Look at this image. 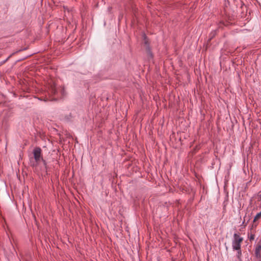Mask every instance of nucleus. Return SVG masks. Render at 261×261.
I'll use <instances>...</instances> for the list:
<instances>
[{
  "label": "nucleus",
  "mask_w": 261,
  "mask_h": 261,
  "mask_svg": "<svg viewBox=\"0 0 261 261\" xmlns=\"http://www.w3.org/2000/svg\"><path fill=\"white\" fill-rule=\"evenodd\" d=\"M143 38L144 40V46L147 54V56L148 58L152 59L153 58V55L152 53L151 47L150 46V42L149 39L145 34H144Z\"/></svg>",
  "instance_id": "nucleus-1"
},
{
  "label": "nucleus",
  "mask_w": 261,
  "mask_h": 261,
  "mask_svg": "<svg viewBox=\"0 0 261 261\" xmlns=\"http://www.w3.org/2000/svg\"><path fill=\"white\" fill-rule=\"evenodd\" d=\"M259 197L261 198V194L259 195Z\"/></svg>",
  "instance_id": "nucleus-9"
},
{
  "label": "nucleus",
  "mask_w": 261,
  "mask_h": 261,
  "mask_svg": "<svg viewBox=\"0 0 261 261\" xmlns=\"http://www.w3.org/2000/svg\"><path fill=\"white\" fill-rule=\"evenodd\" d=\"M41 160H42V161L43 164L44 165V166H46V161L43 159V158H41Z\"/></svg>",
  "instance_id": "nucleus-7"
},
{
  "label": "nucleus",
  "mask_w": 261,
  "mask_h": 261,
  "mask_svg": "<svg viewBox=\"0 0 261 261\" xmlns=\"http://www.w3.org/2000/svg\"><path fill=\"white\" fill-rule=\"evenodd\" d=\"M234 239L232 241V247L234 250H240L241 248V243L243 241V238L237 233H234Z\"/></svg>",
  "instance_id": "nucleus-2"
},
{
  "label": "nucleus",
  "mask_w": 261,
  "mask_h": 261,
  "mask_svg": "<svg viewBox=\"0 0 261 261\" xmlns=\"http://www.w3.org/2000/svg\"><path fill=\"white\" fill-rule=\"evenodd\" d=\"M254 234H251L250 236V240H254Z\"/></svg>",
  "instance_id": "nucleus-8"
},
{
  "label": "nucleus",
  "mask_w": 261,
  "mask_h": 261,
  "mask_svg": "<svg viewBox=\"0 0 261 261\" xmlns=\"http://www.w3.org/2000/svg\"><path fill=\"white\" fill-rule=\"evenodd\" d=\"M238 251V255H237V257L238 258L240 259V257L242 255V252H241V248L240 249V250H237Z\"/></svg>",
  "instance_id": "nucleus-6"
},
{
  "label": "nucleus",
  "mask_w": 261,
  "mask_h": 261,
  "mask_svg": "<svg viewBox=\"0 0 261 261\" xmlns=\"http://www.w3.org/2000/svg\"><path fill=\"white\" fill-rule=\"evenodd\" d=\"M41 149L39 147H35L33 150V154L35 161L39 163L42 157L41 156Z\"/></svg>",
  "instance_id": "nucleus-3"
},
{
  "label": "nucleus",
  "mask_w": 261,
  "mask_h": 261,
  "mask_svg": "<svg viewBox=\"0 0 261 261\" xmlns=\"http://www.w3.org/2000/svg\"><path fill=\"white\" fill-rule=\"evenodd\" d=\"M212 38H213V37H211V38L210 39V40H212Z\"/></svg>",
  "instance_id": "nucleus-11"
},
{
  "label": "nucleus",
  "mask_w": 261,
  "mask_h": 261,
  "mask_svg": "<svg viewBox=\"0 0 261 261\" xmlns=\"http://www.w3.org/2000/svg\"><path fill=\"white\" fill-rule=\"evenodd\" d=\"M261 251V244H257L255 249V255L257 258L260 257L261 256L260 254Z\"/></svg>",
  "instance_id": "nucleus-4"
},
{
  "label": "nucleus",
  "mask_w": 261,
  "mask_h": 261,
  "mask_svg": "<svg viewBox=\"0 0 261 261\" xmlns=\"http://www.w3.org/2000/svg\"><path fill=\"white\" fill-rule=\"evenodd\" d=\"M215 36V33H213V37Z\"/></svg>",
  "instance_id": "nucleus-10"
},
{
  "label": "nucleus",
  "mask_w": 261,
  "mask_h": 261,
  "mask_svg": "<svg viewBox=\"0 0 261 261\" xmlns=\"http://www.w3.org/2000/svg\"><path fill=\"white\" fill-rule=\"evenodd\" d=\"M212 38H213V37H211V38L210 39V40H212Z\"/></svg>",
  "instance_id": "nucleus-12"
},
{
  "label": "nucleus",
  "mask_w": 261,
  "mask_h": 261,
  "mask_svg": "<svg viewBox=\"0 0 261 261\" xmlns=\"http://www.w3.org/2000/svg\"><path fill=\"white\" fill-rule=\"evenodd\" d=\"M261 218V212L259 213H258L254 217L253 220V222L255 223L256 221H257L258 219H260Z\"/></svg>",
  "instance_id": "nucleus-5"
}]
</instances>
